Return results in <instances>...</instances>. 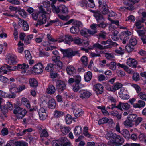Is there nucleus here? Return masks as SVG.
I'll list each match as a JSON object with an SVG mask.
<instances>
[{
	"mask_svg": "<svg viewBox=\"0 0 146 146\" xmlns=\"http://www.w3.org/2000/svg\"><path fill=\"white\" fill-rule=\"evenodd\" d=\"M40 11L39 13V18L37 23L35 25L36 26L41 25L44 24L46 22V14L47 13L44 7L41 6L39 7Z\"/></svg>",
	"mask_w": 146,
	"mask_h": 146,
	"instance_id": "nucleus-1",
	"label": "nucleus"
},
{
	"mask_svg": "<svg viewBox=\"0 0 146 146\" xmlns=\"http://www.w3.org/2000/svg\"><path fill=\"white\" fill-rule=\"evenodd\" d=\"M89 11L93 13V16L96 19L97 23L99 24H103V26L106 27L107 24L105 21V19L100 12L98 10H89Z\"/></svg>",
	"mask_w": 146,
	"mask_h": 146,
	"instance_id": "nucleus-2",
	"label": "nucleus"
},
{
	"mask_svg": "<svg viewBox=\"0 0 146 146\" xmlns=\"http://www.w3.org/2000/svg\"><path fill=\"white\" fill-rule=\"evenodd\" d=\"M15 107L13 110V113L16 115L18 119H22L26 114L27 111L17 105L15 104Z\"/></svg>",
	"mask_w": 146,
	"mask_h": 146,
	"instance_id": "nucleus-3",
	"label": "nucleus"
},
{
	"mask_svg": "<svg viewBox=\"0 0 146 146\" xmlns=\"http://www.w3.org/2000/svg\"><path fill=\"white\" fill-rule=\"evenodd\" d=\"M51 2L47 1L45 3V5H44L45 8L46 7H50V6L52 7V11L54 13L58 14L60 13V6H59L56 7L54 6L55 4L57 1L54 2V0H50Z\"/></svg>",
	"mask_w": 146,
	"mask_h": 146,
	"instance_id": "nucleus-4",
	"label": "nucleus"
},
{
	"mask_svg": "<svg viewBox=\"0 0 146 146\" xmlns=\"http://www.w3.org/2000/svg\"><path fill=\"white\" fill-rule=\"evenodd\" d=\"M128 120L134 122L135 126L138 125L142 121L143 118L141 117H137L136 114H131L127 117Z\"/></svg>",
	"mask_w": 146,
	"mask_h": 146,
	"instance_id": "nucleus-5",
	"label": "nucleus"
},
{
	"mask_svg": "<svg viewBox=\"0 0 146 146\" xmlns=\"http://www.w3.org/2000/svg\"><path fill=\"white\" fill-rule=\"evenodd\" d=\"M43 68V65L41 63H39L34 66L33 68L29 66L28 69L31 70L32 71L36 73L39 74L42 72Z\"/></svg>",
	"mask_w": 146,
	"mask_h": 146,
	"instance_id": "nucleus-6",
	"label": "nucleus"
},
{
	"mask_svg": "<svg viewBox=\"0 0 146 146\" xmlns=\"http://www.w3.org/2000/svg\"><path fill=\"white\" fill-rule=\"evenodd\" d=\"M124 141V140L121 136L116 134L111 143L113 145L121 146L123 144Z\"/></svg>",
	"mask_w": 146,
	"mask_h": 146,
	"instance_id": "nucleus-7",
	"label": "nucleus"
},
{
	"mask_svg": "<svg viewBox=\"0 0 146 146\" xmlns=\"http://www.w3.org/2000/svg\"><path fill=\"white\" fill-rule=\"evenodd\" d=\"M29 68V66L28 64L24 63L21 64H18L17 66H14L13 67L10 66H8V71H14L15 70L21 69H27Z\"/></svg>",
	"mask_w": 146,
	"mask_h": 146,
	"instance_id": "nucleus-8",
	"label": "nucleus"
},
{
	"mask_svg": "<svg viewBox=\"0 0 146 146\" xmlns=\"http://www.w3.org/2000/svg\"><path fill=\"white\" fill-rule=\"evenodd\" d=\"M60 51L63 53L65 56L68 58L72 57L78 54V51H73L71 50L61 49Z\"/></svg>",
	"mask_w": 146,
	"mask_h": 146,
	"instance_id": "nucleus-9",
	"label": "nucleus"
},
{
	"mask_svg": "<svg viewBox=\"0 0 146 146\" xmlns=\"http://www.w3.org/2000/svg\"><path fill=\"white\" fill-rule=\"evenodd\" d=\"M80 97L82 99L89 98L91 93L86 89L81 90L79 91Z\"/></svg>",
	"mask_w": 146,
	"mask_h": 146,
	"instance_id": "nucleus-10",
	"label": "nucleus"
},
{
	"mask_svg": "<svg viewBox=\"0 0 146 146\" xmlns=\"http://www.w3.org/2000/svg\"><path fill=\"white\" fill-rule=\"evenodd\" d=\"M7 61L9 64L10 65H13L17 63L16 60V57L14 55L9 53L7 54Z\"/></svg>",
	"mask_w": 146,
	"mask_h": 146,
	"instance_id": "nucleus-11",
	"label": "nucleus"
},
{
	"mask_svg": "<svg viewBox=\"0 0 146 146\" xmlns=\"http://www.w3.org/2000/svg\"><path fill=\"white\" fill-rule=\"evenodd\" d=\"M129 1L132 3H131L127 1H124L123 3L127 7H126V8L129 10L132 11L134 9L133 4L135 3L138 2L140 0H128Z\"/></svg>",
	"mask_w": 146,
	"mask_h": 146,
	"instance_id": "nucleus-12",
	"label": "nucleus"
},
{
	"mask_svg": "<svg viewBox=\"0 0 146 146\" xmlns=\"http://www.w3.org/2000/svg\"><path fill=\"white\" fill-rule=\"evenodd\" d=\"M56 86L58 91L60 92H62L66 88L64 82L61 80H58L57 82Z\"/></svg>",
	"mask_w": 146,
	"mask_h": 146,
	"instance_id": "nucleus-13",
	"label": "nucleus"
},
{
	"mask_svg": "<svg viewBox=\"0 0 146 146\" xmlns=\"http://www.w3.org/2000/svg\"><path fill=\"white\" fill-rule=\"evenodd\" d=\"M94 89L97 94H102L103 92V87L100 84H97L94 85Z\"/></svg>",
	"mask_w": 146,
	"mask_h": 146,
	"instance_id": "nucleus-14",
	"label": "nucleus"
},
{
	"mask_svg": "<svg viewBox=\"0 0 146 146\" xmlns=\"http://www.w3.org/2000/svg\"><path fill=\"white\" fill-rule=\"evenodd\" d=\"M126 64L130 67L136 68L137 64V62L135 59L129 58L127 59Z\"/></svg>",
	"mask_w": 146,
	"mask_h": 146,
	"instance_id": "nucleus-15",
	"label": "nucleus"
},
{
	"mask_svg": "<svg viewBox=\"0 0 146 146\" xmlns=\"http://www.w3.org/2000/svg\"><path fill=\"white\" fill-rule=\"evenodd\" d=\"M25 54L26 58L27 61L29 62V64L31 66L34 63L33 60H31L32 56L30 52L28 50H25Z\"/></svg>",
	"mask_w": 146,
	"mask_h": 146,
	"instance_id": "nucleus-16",
	"label": "nucleus"
},
{
	"mask_svg": "<svg viewBox=\"0 0 146 146\" xmlns=\"http://www.w3.org/2000/svg\"><path fill=\"white\" fill-rule=\"evenodd\" d=\"M122 107L123 109L127 110L129 108L130 106L127 103H123L119 102V105L117 106V108L122 110Z\"/></svg>",
	"mask_w": 146,
	"mask_h": 146,
	"instance_id": "nucleus-17",
	"label": "nucleus"
},
{
	"mask_svg": "<svg viewBox=\"0 0 146 146\" xmlns=\"http://www.w3.org/2000/svg\"><path fill=\"white\" fill-rule=\"evenodd\" d=\"M145 102L144 101L141 100H139L138 101L137 103H135L133 104V107L135 108H140L142 107H143L145 106Z\"/></svg>",
	"mask_w": 146,
	"mask_h": 146,
	"instance_id": "nucleus-18",
	"label": "nucleus"
},
{
	"mask_svg": "<svg viewBox=\"0 0 146 146\" xmlns=\"http://www.w3.org/2000/svg\"><path fill=\"white\" fill-rule=\"evenodd\" d=\"M29 82L30 86L35 88L38 86V83L37 81L34 78H32L29 79Z\"/></svg>",
	"mask_w": 146,
	"mask_h": 146,
	"instance_id": "nucleus-19",
	"label": "nucleus"
},
{
	"mask_svg": "<svg viewBox=\"0 0 146 146\" xmlns=\"http://www.w3.org/2000/svg\"><path fill=\"white\" fill-rule=\"evenodd\" d=\"M55 88L53 85H49L46 90L47 93L52 94L55 93Z\"/></svg>",
	"mask_w": 146,
	"mask_h": 146,
	"instance_id": "nucleus-20",
	"label": "nucleus"
},
{
	"mask_svg": "<svg viewBox=\"0 0 146 146\" xmlns=\"http://www.w3.org/2000/svg\"><path fill=\"white\" fill-rule=\"evenodd\" d=\"M103 24H95L94 23L93 24L90 26V27L91 29L93 31H95V33H97V27H99L102 28H105L106 27L102 25Z\"/></svg>",
	"mask_w": 146,
	"mask_h": 146,
	"instance_id": "nucleus-21",
	"label": "nucleus"
},
{
	"mask_svg": "<svg viewBox=\"0 0 146 146\" xmlns=\"http://www.w3.org/2000/svg\"><path fill=\"white\" fill-rule=\"evenodd\" d=\"M84 112L81 109H74L73 110V113L74 116L78 117L80 116L83 114Z\"/></svg>",
	"mask_w": 146,
	"mask_h": 146,
	"instance_id": "nucleus-22",
	"label": "nucleus"
},
{
	"mask_svg": "<svg viewBox=\"0 0 146 146\" xmlns=\"http://www.w3.org/2000/svg\"><path fill=\"white\" fill-rule=\"evenodd\" d=\"M60 129L62 133L64 135L68 134L70 130V128L64 126H60Z\"/></svg>",
	"mask_w": 146,
	"mask_h": 146,
	"instance_id": "nucleus-23",
	"label": "nucleus"
},
{
	"mask_svg": "<svg viewBox=\"0 0 146 146\" xmlns=\"http://www.w3.org/2000/svg\"><path fill=\"white\" fill-rule=\"evenodd\" d=\"M66 70L67 73L69 75H70L76 72V70L74 68L71 66H68L66 69Z\"/></svg>",
	"mask_w": 146,
	"mask_h": 146,
	"instance_id": "nucleus-24",
	"label": "nucleus"
},
{
	"mask_svg": "<svg viewBox=\"0 0 146 146\" xmlns=\"http://www.w3.org/2000/svg\"><path fill=\"white\" fill-rule=\"evenodd\" d=\"M74 38L69 35H65L64 42L65 43L69 45L70 44L71 42L73 41Z\"/></svg>",
	"mask_w": 146,
	"mask_h": 146,
	"instance_id": "nucleus-25",
	"label": "nucleus"
},
{
	"mask_svg": "<svg viewBox=\"0 0 146 146\" xmlns=\"http://www.w3.org/2000/svg\"><path fill=\"white\" fill-rule=\"evenodd\" d=\"M60 13L62 14H67L68 12V8L64 5L60 6Z\"/></svg>",
	"mask_w": 146,
	"mask_h": 146,
	"instance_id": "nucleus-26",
	"label": "nucleus"
},
{
	"mask_svg": "<svg viewBox=\"0 0 146 146\" xmlns=\"http://www.w3.org/2000/svg\"><path fill=\"white\" fill-rule=\"evenodd\" d=\"M56 105V102L54 99H51L49 100L48 102V107L50 108L54 109Z\"/></svg>",
	"mask_w": 146,
	"mask_h": 146,
	"instance_id": "nucleus-27",
	"label": "nucleus"
},
{
	"mask_svg": "<svg viewBox=\"0 0 146 146\" xmlns=\"http://www.w3.org/2000/svg\"><path fill=\"white\" fill-rule=\"evenodd\" d=\"M116 135V134L113 133L112 131L107 132L106 135L105 137L108 139L110 140L111 139L113 140Z\"/></svg>",
	"mask_w": 146,
	"mask_h": 146,
	"instance_id": "nucleus-28",
	"label": "nucleus"
},
{
	"mask_svg": "<svg viewBox=\"0 0 146 146\" xmlns=\"http://www.w3.org/2000/svg\"><path fill=\"white\" fill-rule=\"evenodd\" d=\"M121 133L126 139H129L130 137L129 131L127 129L122 130Z\"/></svg>",
	"mask_w": 146,
	"mask_h": 146,
	"instance_id": "nucleus-29",
	"label": "nucleus"
},
{
	"mask_svg": "<svg viewBox=\"0 0 146 146\" xmlns=\"http://www.w3.org/2000/svg\"><path fill=\"white\" fill-rule=\"evenodd\" d=\"M65 115L64 112L58 110H56L54 112V116L56 118H59Z\"/></svg>",
	"mask_w": 146,
	"mask_h": 146,
	"instance_id": "nucleus-30",
	"label": "nucleus"
},
{
	"mask_svg": "<svg viewBox=\"0 0 146 146\" xmlns=\"http://www.w3.org/2000/svg\"><path fill=\"white\" fill-rule=\"evenodd\" d=\"M18 19L20 21L21 23H22L21 25H23L24 30L27 31L29 29V27L28 25L27 24V22L25 21L24 20H21L19 18H18Z\"/></svg>",
	"mask_w": 146,
	"mask_h": 146,
	"instance_id": "nucleus-31",
	"label": "nucleus"
},
{
	"mask_svg": "<svg viewBox=\"0 0 146 146\" xmlns=\"http://www.w3.org/2000/svg\"><path fill=\"white\" fill-rule=\"evenodd\" d=\"M82 132V128L81 126H76L74 129V134L76 136L80 135Z\"/></svg>",
	"mask_w": 146,
	"mask_h": 146,
	"instance_id": "nucleus-32",
	"label": "nucleus"
},
{
	"mask_svg": "<svg viewBox=\"0 0 146 146\" xmlns=\"http://www.w3.org/2000/svg\"><path fill=\"white\" fill-rule=\"evenodd\" d=\"M80 29L75 26H73L71 27L70 29V32L73 34H75L78 33Z\"/></svg>",
	"mask_w": 146,
	"mask_h": 146,
	"instance_id": "nucleus-33",
	"label": "nucleus"
},
{
	"mask_svg": "<svg viewBox=\"0 0 146 146\" xmlns=\"http://www.w3.org/2000/svg\"><path fill=\"white\" fill-rule=\"evenodd\" d=\"M33 130V129L32 128H30L27 129H25L22 132H20L16 133V135L18 136H22L25 133L27 132H31Z\"/></svg>",
	"mask_w": 146,
	"mask_h": 146,
	"instance_id": "nucleus-34",
	"label": "nucleus"
},
{
	"mask_svg": "<svg viewBox=\"0 0 146 146\" xmlns=\"http://www.w3.org/2000/svg\"><path fill=\"white\" fill-rule=\"evenodd\" d=\"M92 77V73L90 71L88 72L84 76L85 80L87 82L90 81Z\"/></svg>",
	"mask_w": 146,
	"mask_h": 146,
	"instance_id": "nucleus-35",
	"label": "nucleus"
},
{
	"mask_svg": "<svg viewBox=\"0 0 146 146\" xmlns=\"http://www.w3.org/2000/svg\"><path fill=\"white\" fill-rule=\"evenodd\" d=\"M119 35L118 32L115 30L114 31L113 35H111V38L114 41H117L119 40Z\"/></svg>",
	"mask_w": 146,
	"mask_h": 146,
	"instance_id": "nucleus-36",
	"label": "nucleus"
},
{
	"mask_svg": "<svg viewBox=\"0 0 146 146\" xmlns=\"http://www.w3.org/2000/svg\"><path fill=\"white\" fill-rule=\"evenodd\" d=\"M67 139L64 137H62L59 139L58 140H56V142H58L59 144L62 146L65 142L67 141Z\"/></svg>",
	"mask_w": 146,
	"mask_h": 146,
	"instance_id": "nucleus-37",
	"label": "nucleus"
},
{
	"mask_svg": "<svg viewBox=\"0 0 146 146\" xmlns=\"http://www.w3.org/2000/svg\"><path fill=\"white\" fill-rule=\"evenodd\" d=\"M81 60L84 65L86 66L88 64V58L87 57L85 56H83L81 58Z\"/></svg>",
	"mask_w": 146,
	"mask_h": 146,
	"instance_id": "nucleus-38",
	"label": "nucleus"
},
{
	"mask_svg": "<svg viewBox=\"0 0 146 146\" xmlns=\"http://www.w3.org/2000/svg\"><path fill=\"white\" fill-rule=\"evenodd\" d=\"M132 78L133 80L135 82L138 81L140 80L139 75L138 73H134L133 74Z\"/></svg>",
	"mask_w": 146,
	"mask_h": 146,
	"instance_id": "nucleus-39",
	"label": "nucleus"
},
{
	"mask_svg": "<svg viewBox=\"0 0 146 146\" xmlns=\"http://www.w3.org/2000/svg\"><path fill=\"white\" fill-rule=\"evenodd\" d=\"M93 47L96 48L101 50L103 49L107 48H110V47H107V46H103L101 44L98 43H96L93 45Z\"/></svg>",
	"mask_w": 146,
	"mask_h": 146,
	"instance_id": "nucleus-40",
	"label": "nucleus"
},
{
	"mask_svg": "<svg viewBox=\"0 0 146 146\" xmlns=\"http://www.w3.org/2000/svg\"><path fill=\"white\" fill-rule=\"evenodd\" d=\"M33 35H30L27 36L24 41L25 44H28L30 43L31 39L33 38Z\"/></svg>",
	"mask_w": 146,
	"mask_h": 146,
	"instance_id": "nucleus-41",
	"label": "nucleus"
},
{
	"mask_svg": "<svg viewBox=\"0 0 146 146\" xmlns=\"http://www.w3.org/2000/svg\"><path fill=\"white\" fill-rule=\"evenodd\" d=\"M53 66V64H49L46 67L45 70L47 72H51L53 71L54 69Z\"/></svg>",
	"mask_w": 146,
	"mask_h": 146,
	"instance_id": "nucleus-42",
	"label": "nucleus"
},
{
	"mask_svg": "<svg viewBox=\"0 0 146 146\" xmlns=\"http://www.w3.org/2000/svg\"><path fill=\"white\" fill-rule=\"evenodd\" d=\"M142 23L141 20H137L135 23V25L137 27V28L139 29H141L143 26L142 25Z\"/></svg>",
	"mask_w": 146,
	"mask_h": 146,
	"instance_id": "nucleus-43",
	"label": "nucleus"
},
{
	"mask_svg": "<svg viewBox=\"0 0 146 146\" xmlns=\"http://www.w3.org/2000/svg\"><path fill=\"white\" fill-rule=\"evenodd\" d=\"M111 115L113 116H116L119 119H120L121 117V115L119 114L118 112L115 110H114L111 112Z\"/></svg>",
	"mask_w": 146,
	"mask_h": 146,
	"instance_id": "nucleus-44",
	"label": "nucleus"
},
{
	"mask_svg": "<svg viewBox=\"0 0 146 146\" xmlns=\"http://www.w3.org/2000/svg\"><path fill=\"white\" fill-rule=\"evenodd\" d=\"M74 42L78 45H80L82 42V40L78 37H75L74 38Z\"/></svg>",
	"mask_w": 146,
	"mask_h": 146,
	"instance_id": "nucleus-45",
	"label": "nucleus"
},
{
	"mask_svg": "<svg viewBox=\"0 0 146 146\" xmlns=\"http://www.w3.org/2000/svg\"><path fill=\"white\" fill-rule=\"evenodd\" d=\"M72 120V117L70 115L68 114L66 117V122L68 124H70Z\"/></svg>",
	"mask_w": 146,
	"mask_h": 146,
	"instance_id": "nucleus-46",
	"label": "nucleus"
},
{
	"mask_svg": "<svg viewBox=\"0 0 146 146\" xmlns=\"http://www.w3.org/2000/svg\"><path fill=\"white\" fill-rule=\"evenodd\" d=\"M124 125L126 127H132L134 125V124L132 122L129 120H126L123 122Z\"/></svg>",
	"mask_w": 146,
	"mask_h": 146,
	"instance_id": "nucleus-47",
	"label": "nucleus"
},
{
	"mask_svg": "<svg viewBox=\"0 0 146 146\" xmlns=\"http://www.w3.org/2000/svg\"><path fill=\"white\" fill-rule=\"evenodd\" d=\"M88 30L87 29H82L80 31V33L81 35L84 37L88 38V35L87 33Z\"/></svg>",
	"mask_w": 146,
	"mask_h": 146,
	"instance_id": "nucleus-48",
	"label": "nucleus"
},
{
	"mask_svg": "<svg viewBox=\"0 0 146 146\" xmlns=\"http://www.w3.org/2000/svg\"><path fill=\"white\" fill-rule=\"evenodd\" d=\"M88 128L87 127H84V133L83 134L87 137H90L91 135L88 132Z\"/></svg>",
	"mask_w": 146,
	"mask_h": 146,
	"instance_id": "nucleus-49",
	"label": "nucleus"
},
{
	"mask_svg": "<svg viewBox=\"0 0 146 146\" xmlns=\"http://www.w3.org/2000/svg\"><path fill=\"white\" fill-rule=\"evenodd\" d=\"M8 65L5 64L1 68V70L4 72V74H6L8 71Z\"/></svg>",
	"mask_w": 146,
	"mask_h": 146,
	"instance_id": "nucleus-50",
	"label": "nucleus"
},
{
	"mask_svg": "<svg viewBox=\"0 0 146 146\" xmlns=\"http://www.w3.org/2000/svg\"><path fill=\"white\" fill-rule=\"evenodd\" d=\"M134 48V46L129 44H128L126 46L125 49L127 52H130L133 50Z\"/></svg>",
	"mask_w": 146,
	"mask_h": 146,
	"instance_id": "nucleus-51",
	"label": "nucleus"
},
{
	"mask_svg": "<svg viewBox=\"0 0 146 146\" xmlns=\"http://www.w3.org/2000/svg\"><path fill=\"white\" fill-rule=\"evenodd\" d=\"M126 34H123L121 36V39L123 40V43L125 44L126 43V41H127L129 39V36H126Z\"/></svg>",
	"mask_w": 146,
	"mask_h": 146,
	"instance_id": "nucleus-52",
	"label": "nucleus"
},
{
	"mask_svg": "<svg viewBox=\"0 0 146 146\" xmlns=\"http://www.w3.org/2000/svg\"><path fill=\"white\" fill-rule=\"evenodd\" d=\"M19 14L24 18H25L27 16V13L24 10L20 9L19 11Z\"/></svg>",
	"mask_w": 146,
	"mask_h": 146,
	"instance_id": "nucleus-53",
	"label": "nucleus"
},
{
	"mask_svg": "<svg viewBox=\"0 0 146 146\" xmlns=\"http://www.w3.org/2000/svg\"><path fill=\"white\" fill-rule=\"evenodd\" d=\"M0 111L3 113L6 114L8 112V110L5 106L0 105Z\"/></svg>",
	"mask_w": 146,
	"mask_h": 146,
	"instance_id": "nucleus-54",
	"label": "nucleus"
},
{
	"mask_svg": "<svg viewBox=\"0 0 146 146\" xmlns=\"http://www.w3.org/2000/svg\"><path fill=\"white\" fill-rule=\"evenodd\" d=\"M0 81L5 83L9 82V79L7 78L0 75Z\"/></svg>",
	"mask_w": 146,
	"mask_h": 146,
	"instance_id": "nucleus-55",
	"label": "nucleus"
},
{
	"mask_svg": "<svg viewBox=\"0 0 146 146\" xmlns=\"http://www.w3.org/2000/svg\"><path fill=\"white\" fill-rule=\"evenodd\" d=\"M119 96L123 100H128L129 98V95L126 94H120Z\"/></svg>",
	"mask_w": 146,
	"mask_h": 146,
	"instance_id": "nucleus-56",
	"label": "nucleus"
},
{
	"mask_svg": "<svg viewBox=\"0 0 146 146\" xmlns=\"http://www.w3.org/2000/svg\"><path fill=\"white\" fill-rule=\"evenodd\" d=\"M108 118H103L99 119L98 121V123L99 125H101L102 124L106 123H107Z\"/></svg>",
	"mask_w": 146,
	"mask_h": 146,
	"instance_id": "nucleus-57",
	"label": "nucleus"
},
{
	"mask_svg": "<svg viewBox=\"0 0 146 146\" xmlns=\"http://www.w3.org/2000/svg\"><path fill=\"white\" fill-rule=\"evenodd\" d=\"M117 66L123 68L124 70L127 72L129 71V69L128 68V67L125 65L123 64H121L120 63H118L117 64Z\"/></svg>",
	"mask_w": 146,
	"mask_h": 146,
	"instance_id": "nucleus-58",
	"label": "nucleus"
},
{
	"mask_svg": "<svg viewBox=\"0 0 146 146\" xmlns=\"http://www.w3.org/2000/svg\"><path fill=\"white\" fill-rule=\"evenodd\" d=\"M74 24L75 25V26L79 28L82 27L83 26L82 23L80 21L77 20H75L74 22Z\"/></svg>",
	"mask_w": 146,
	"mask_h": 146,
	"instance_id": "nucleus-59",
	"label": "nucleus"
},
{
	"mask_svg": "<svg viewBox=\"0 0 146 146\" xmlns=\"http://www.w3.org/2000/svg\"><path fill=\"white\" fill-rule=\"evenodd\" d=\"M106 33L105 32H101L98 34V39H99L101 38L105 39L106 38Z\"/></svg>",
	"mask_w": 146,
	"mask_h": 146,
	"instance_id": "nucleus-60",
	"label": "nucleus"
},
{
	"mask_svg": "<svg viewBox=\"0 0 146 146\" xmlns=\"http://www.w3.org/2000/svg\"><path fill=\"white\" fill-rule=\"evenodd\" d=\"M138 95L141 99L146 101V94L145 93L141 92Z\"/></svg>",
	"mask_w": 146,
	"mask_h": 146,
	"instance_id": "nucleus-61",
	"label": "nucleus"
},
{
	"mask_svg": "<svg viewBox=\"0 0 146 146\" xmlns=\"http://www.w3.org/2000/svg\"><path fill=\"white\" fill-rule=\"evenodd\" d=\"M98 3L99 7H102V8L108 6L105 2L104 1L102 2L101 0H98Z\"/></svg>",
	"mask_w": 146,
	"mask_h": 146,
	"instance_id": "nucleus-62",
	"label": "nucleus"
},
{
	"mask_svg": "<svg viewBox=\"0 0 146 146\" xmlns=\"http://www.w3.org/2000/svg\"><path fill=\"white\" fill-rule=\"evenodd\" d=\"M137 42L136 39L135 38L131 39L129 41V44L134 46L137 44Z\"/></svg>",
	"mask_w": 146,
	"mask_h": 146,
	"instance_id": "nucleus-63",
	"label": "nucleus"
},
{
	"mask_svg": "<svg viewBox=\"0 0 146 146\" xmlns=\"http://www.w3.org/2000/svg\"><path fill=\"white\" fill-rule=\"evenodd\" d=\"M28 143L23 141H18L17 146H28Z\"/></svg>",
	"mask_w": 146,
	"mask_h": 146,
	"instance_id": "nucleus-64",
	"label": "nucleus"
}]
</instances>
